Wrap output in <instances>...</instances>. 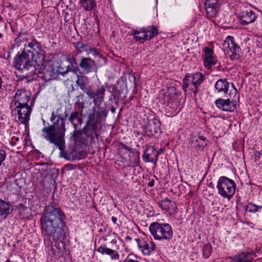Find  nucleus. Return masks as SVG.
<instances>
[{"instance_id": "obj_47", "label": "nucleus", "mask_w": 262, "mask_h": 262, "mask_svg": "<svg viewBox=\"0 0 262 262\" xmlns=\"http://www.w3.org/2000/svg\"><path fill=\"white\" fill-rule=\"evenodd\" d=\"M139 164V152H137L135 157V162L134 166H138Z\"/></svg>"}, {"instance_id": "obj_19", "label": "nucleus", "mask_w": 262, "mask_h": 262, "mask_svg": "<svg viewBox=\"0 0 262 262\" xmlns=\"http://www.w3.org/2000/svg\"><path fill=\"white\" fill-rule=\"evenodd\" d=\"M238 19L240 24L245 26L255 21L256 16L251 10L244 11L239 14Z\"/></svg>"}, {"instance_id": "obj_43", "label": "nucleus", "mask_w": 262, "mask_h": 262, "mask_svg": "<svg viewBox=\"0 0 262 262\" xmlns=\"http://www.w3.org/2000/svg\"><path fill=\"white\" fill-rule=\"evenodd\" d=\"M6 152L4 149H0V167L6 158Z\"/></svg>"}, {"instance_id": "obj_30", "label": "nucleus", "mask_w": 262, "mask_h": 262, "mask_svg": "<svg viewBox=\"0 0 262 262\" xmlns=\"http://www.w3.org/2000/svg\"><path fill=\"white\" fill-rule=\"evenodd\" d=\"M34 37L27 32H20L18 34L15 39L17 43L19 42H26L29 44L30 41L33 39Z\"/></svg>"}, {"instance_id": "obj_32", "label": "nucleus", "mask_w": 262, "mask_h": 262, "mask_svg": "<svg viewBox=\"0 0 262 262\" xmlns=\"http://www.w3.org/2000/svg\"><path fill=\"white\" fill-rule=\"evenodd\" d=\"M142 31L145 33V35H147L148 40L151 39L158 34L157 30L154 26L142 28Z\"/></svg>"}, {"instance_id": "obj_10", "label": "nucleus", "mask_w": 262, "mask_h": 262, "mask_svg": "<svg viewBox=\"0 0 262 262\" xmlns=\"http://www.w3.org/2000/svg\"><path fill=\"white\" fill-rule=\"evenodd\" d=\"M13 108L14 109L12 111V113H13L14 111L17 110L19 120L23 123H27L30 119V116L31 113V108L28 104L14 106Z\"/></svg>"}, {"instance_id": "obj_6", "label": "nucleus", "mask_w": 262, "mask_h": 262, "mask_svg": "<svg viewBox=\"0 0 262 262\" xmlns=\"http://www.w3.org/2000/svg\"><path fill=\"white\" fill-rule=\"evenodd\" d=\"M36 65L34 59L31 58L30 55L25 51L16 55L14 58L13 67L19 71L27 70L32 66Z\"/></svg>"}, {"instance_id": "obj_11", "label": "nucleus", "mask_w": 262, "mask_h": 262, "mask_svg": "<svg viewBox=\"0 0 262 262\" xmlns=\"http://www.w3.org/2000/svg\"><path fill=\"white\" fill-rule=\"evenodd\" d=\"M214 103L216 106L223 111L232 112L236 109V101L235 100L230 101L229 99L219 98Z\"/></svg>"}, {"instance_id": "obj_53", "label": "nucleus", "mask_w": 262, "mask_h": 262, "mask_svg": "<svg viewBox=\"0 0 262 262\" xmlns=\"http://www.w3.org/2000/svg\"><path fill=\"white\" fill-rule=\"evenodd\" d=\"M111 111L112 113H114L115 112V108L114 107H112L111 108Z\"/></svg>"}, {"instance_id": "obj_18", "label": "nucleus", "mask_w": 262, "mask_h": 262, "mask_svg": "<svg viewBox=\"0 0 262 262\" xmlns=\"http://www.w3.org/2000/svg\"><path fill=\"white\" fill-rule=\"evenodd\" d=\"M136 241L139 249L144 255H149L156 249V246L152 242L149 244L143 238L136 239Z\"/></svg>"}, {"instance_id": "obj_51", "label": "nucleus", "mask_w": 262, "mask_h": 262, "mask_svg": "<svg viewBox=\"0 0 262 262\" xmlns=\"http://www.w3.org/2000/svg\"><path fill=\"white\" fill-rule=\"evenodd\" d=\"M55 241V245H54V246L57 249V248H61L60 247V243H59V242H61L62 240H60V241Z\"/></svg>"}, {"instance_id": "obj_38", "label": "nucleus", "mask_w": 262, "mask_h": 262, "mask_svg": "<svg viewBox=\"0 0 262 262\" xmlns=\"http://www.w3.org/2000/svg\"><path fill=\"white\" fill-rule=\"evenodd\" d=\"M83 133L82 130H77L74 128V130L72 134V137L73 138L75 142L80 141Z\"/></svg>"}, {"instance_id": "obj_24", "label": "nucleus", "mask_w": 262, "mask_h": 262, "mask_svg": "<svg viewBox=\"0 0 262 262\" xmlns=\"http://www.w3.org/2000/svg\"><path fill=\"white\" fill-rule=\"evenodd\" d=\"M68 120L72 124L73 128L76 129L80 126L83 123V119L77 111H73L70 113Z\"/></svg>"}, {"instance_id": "obj_44", "label": "nucleus", "mask_w": 262, "mask_h": 262, "mask_svg": "<svg viewBox=\"0 0 262 262\" xmlns=\"http://www.w3.org/2000/svg\"><path fill=\"white\" fill-rule=\"evenodd\" d=\"M124 262H139L137 256L129 255Z\"/></svg>"}, {"instance_id": "obj_15", "label": "nucleus", "mask_w": 262, "mask_h": 262, "mask_svg": "<svg viewBox=\"0 0 262 262\" xmlns=\"http://www.w3.org/2000/svg\"><path fill=\"white\" fill-rule=\"evenodd\" d=\"M79 67L84 74H88L96 69L95 60L90 57H82L79 63Z\"/></svg>"}, {"instance_id": "obj_17", "label": "nucleus", "mask_w": 262, "mask_h": 262, "mask_svg": "<svg viewBox=\"0 0 262 262\" xmlns=\"http://www.w3.org/2000/svg\"><path fill=\"white\" fill-rule=\"evenodd\" d=\"M145 129L148 136H154L160 132V122L156 118L151 119L146 125Z\"/></svg>"}, {"instance_id": "obj_49", "label": "nucleus", "mask_w": 262, "mask_h": 262, "mask_svg": "<svg viewBox=\"0 0 262 262\" xmlns=\"http://www.w3.org/2000/svg\"><path fill=\"white\" fill-rule=\"evenodd\" d=\"M155 185V180L154 179H151L149 182L148 183L147 185L148 187H152Z\"/></svg>"}, {"instance_id": "obj_31", "label": "nucleus", "mask_w": 262, "mask_h": 262, "mask_svg": "<svg viewBox=\"0 0 262 262\" xmlns=\"http://www.w3.org/2000/svg\"><path fill=\"white\" fill-rule=\"evenodd\" d=\"M79 3L85 11H91L96 7L94 0H79Z\"/></svg>"}, {"instance_id": "obj_42", "label": "nucleus", "mask_w": 262, "mask_h": 262, "mask_svg": "<svg viewBox=\"0 0 262 262\" xmlns=\"http://www.w3.org/2000/svg\"><path fill=\"white\" fill-rule=\"evenodd\" d=\"M108 255L110 256L112 259H118L119 255L116 250L111 249Z\"/></svg>"}, {"instance_id": "obj_48", "label": "nucleus", "mask_w": 262, "mask_h": 262, "mask_svg": "<svg viewBox=\"0 0 262 262\" xmlns=\"http://www.w3.org/2000/svg\"><path fill=\"white\" fill-rule=\"evenodd\" d=\"M110 89H111L110 92L112 93V95L114 96H115V95H116V94H115L116 88H115V87L114 85H112L110 86Z\"/></svg>"}, {"instance_id": "obj_3", "label": "nucleus", "mask_w": 262, "mask_h": 262, "mask_svg": "<svg viewBox=\"0 0 262 262\" xmlns=\"http://www.w3.org/2000/svg\"><path fill=\"white\" fill-rule=\"evenodd\" d=\"M150 232L155 240L169 242L173 237V231L168 223L153 222L149 227Z\"/></svg>"}, {"instance_id": "obj_52", "label": "nucleus", "mask_w": 262, "mask_h": 262, "mask_svg": "<svg viewBox=\"0 0 262 262\" xmlns=\"http://www.w3.org/2000/svg\"><path fill=\"white\" fill-rule=\"evenodd\" d=\"M117 220V218L116 217H115V216H112V222H113L114 224H116V223Z\"/></svg>"}, {"instance_id": "obj_58", "label": "nucleus", "mask_w": 262, "mask_h": 262, "mask_svg": "<svg viewBox=\"0 0 262 262\" xmlns=\"http://www.w3.org/2000/svg\"><path fill=\"white\" fill-rule=\"evenodd\" d=\"M126 239L130 240V239H131V238L130 237H129V236H127V237H126Z\"/></svg>"}, {"instance_id": "obj_21", "label": "nucleus", "mask_w": 262, "mask_h": 262, "mask_svg": "<svg viewBox=\"0 0 262 262\" xmlns=\"http://www.w3.org/2000/svg\"><path fill=\"white\" fill-rule=\"evenodd\" d=\"M208 140L203 136L195 135L191 138V146L196 150H203L207 145Z\"/></svg>"}, {"instance_id": "obj_14", "label": "nucleus", "mask_w": 262, "mask_h": 262, "mask_svg": "<svg viewBox=\"0 0 262 262\" xmlns=\"http://www.w3.org/2000/svg\"><path fill=\"white\" fill-rule=\"evenodd\" d=\"M204 65L206 68L210 69L212 66H214L217 62L216 59L213 55V50L207 47H205L204 48Z\"/></svg>"}, {"instance_id": "obj_50", "label": "nucleus", "mask_w": 262, "mask_h": 262, "mask_svg": "<svg viewBox=\"0 0 262 262\" xmlns=\"http://www.w3.org/2000/svg\"><path fill=\"white\" fill-rule=\"evenodd\" d=\"M261 156V154L260 152H256L255 161L258 160L260 158Z\"/></svg>"}, {"instance_id": "obj_5", "label": "nucleus", "mask_w": 262, "mask_h": 262, "mask_svg": "<svg viewBox=\"0 0 262 262\" xmlns=\"http://www.w3.org/2000/svg\"><path fill=\"white\" fill-rule=\"evenodd\" d=\"M25 46L26 49L27 47L30 48L28 51L30 52V56L34 59L36 64L42 66L45 62L46 52L40 43L34 37L29 44L27 46L25 43Z\"/></svg>"}, {"instance_id": "obj_25", "label": "nucleus", "mask_w": 262, "mask_h": 262, "mask_svg": "<svg viewBox=\"0 0 262 262\" xmlns=\"http://www.w3.org/2000/svg\"><path fill=\"white\" fill-rule=\"evenodd\" d=\"M255 255L253 252H242L234 256L237 262H256Z\"/></svg>"}, {"instance_id": "obj_20", "label": "nucleus", "mask_w": 262, "mask_h": 262, "mask_svg": "<svg viewBox=\"0 0 262 262\" xmlns=\"http://www.w3.org/2000/svg\"><path fill=\"white\" fill-rule=\"evenodd\" d=\"M158 152L154 146H149L144 150L143 159L145 162L156 164L158 160Z\"/></svg>"}, {"instance_id": "obj_7", "label": "nucleus", "mask_w": 262, "mask_h": 262, "mask_svg": "<svg viewBox=\"0 0 262 262\" xmlns=\"http://www.w3.org/2000/svg\"><path fill=\"white\" fill-rule=\"evenodd\" d=\"M223 46L224 50L228 54L231 60L238 59L240 57L241 49L235 43L234 37L228 36L224 40Z\"/></svg>"}, {"instance_id": "obj_37", "label": "nucleus", "mask_w": 262, "mask_h": 262, "mask_svg": "<svg viewBox=\"0 0 262 262\" xmlns=\"http://www.w3.org/2000/svg\"><path fill=\"white\" fill-rule=\"evenodd\" d=\"M212 252V247L211 245L207 243L203 247L202 252L203 256L204 258H207L211 255Z\"/></svg>"}, {"instance_id": "obj_34", "label": "nucleus", "mask_w": 262, "mask_h": 262, "mask_svg": "<svg viewBox=\"0 0 262 262\" xmlns=\"http://www.w3.org/2000/svg\"><path fill=\"white\" fill-rule=\"evenodd\" d=\"M261 209L262 206L256 205L252 202L248 203L246 207V210L252 213L259 212Z\"/></svg>"}, {"instance_id": "obj_60", "label": "nucleus", "mask_w": 262, "mask_h": 262, "mask_svg": "<svg viewBox=\"0 0 262 262\" xmlns=\"http://www.w3.org/2000/svg\"><path fill=\"white\" fill-rule=\"evenodd\" d=\"M2 34L0 33V38L2 37Z\"/></svg>"}, {"instance_id": "obj_56", "label": "nucleus", "mask_w": 262, "mask_h": 262, "mask_svg": "<svg viewBox=\"0 0 262 262\" xmlns=\"http://www.w3.org/2000/svg\"><path fill=\"white\" fill-rule=\"evenodd\" d=\"M64 116L66 117H67L68 116V114L67 111H65V112H64Z\"/></svg>"}, {"instance_id": "obj_1", "label": "nucleus", "mask_w": 262, "mask_h": 262, "mask_svg": "<svg viewBox=\"0 0 262 262\" xmlns=\"http://www.w3.org/2000/svg\"><path fill=\"white\" fill-rule=\"evenodd\" d=\"M42 234L53 241L63 240L66 236V217L64 213L53 205L47 206L40 218Z\"/></svg>"}, {"instance_id": "obj_12", "label": "nucleus", "mask_w": 262, "mask_h": 262, "mask_svg": "<svg viewBox=\"0 0 262 262\" xmlns=\"http://www.w3.org/2000/svg\"><path fill=\"white\" fill-rule=\"evenodd\" d=\"M107 114L108 111L105 107H100L97 111L96 105H94L88 115V119L90 120L97 121L100 123L102 120L105 119Z\"/></svg>"}, {"instance_id": "obj_57", "label": "nucleus", "mask_w": 262, "mask_h": 262, "mask_svg": "<svg viewBox=\"0 0 262 262\" xmlns=\"http://www.w3.org/2000/svg\"><path fill=\"white\" fill-rule=\"evenodd\" d=\"M231 262H237V261H236V260H235V257H234V258L232 259V260H231Z\"/></svg>"}, {"instance_id": "obj_16", "label": "nucleus", "mask_w": 262, "mask_h": 262, "mask_svg": "<svg viewBox=\"0 0 262 262\" xmlns=\"http://www.w3.org/2000/svg\"><path fill=\"white\" fill-rule=\"evenodd\" d=\"M204 79V75L200 72H197L190 75L187 74L185 80L186 81L191 80V84L194 86L195 89L194 93L196 94L199 91V88Z\"/></svg>"}, {"instance_id": "obj_8", "label": "nucleus", "mask_w": 262, "mask_h": 262, "mask_svg": "<svg viewBox=\"0 0 262 262\" xmlns=\"http://www.w3.org/2000/svg\"><path fill=\"white\" fill-rule=\"evenodd\" d=\"M105 88V86L102 85L95 91L90 89H85V93L90 99H93V103L95 105H97L98 102L101 103L104 101Z\"/></svg>"}, {"instance_id": "obj_26", "label": "nucleus", "mask_w": 262, "mask_h": 262, "mask_svg": "<svg viewBox=\"0 0 262 262\" xmlns=\"http://www.w3.org/2000/svg\"><path fill=\"white\" fill-rule=\"evenodd\" d=\"M11 205L8 202L0 199V220H4L11 213Z\"/></svg>"}, {"instance_id": "obj_33", "label": "nucleus", "mask_w": 262, "mask_h": 262, "mask_svg": "<svg viewBox=\"0 0 262 262\" xmlns=\"http://www.w3.org/2000/svg\"><path fill=\"white\" fill-rule=\"evenodd\" d=\"M7 191L12 193L16 192L18 189V186L16 180L13 181H6L4 184Z\"/></svg>"}, {"instance_id": "obj_28", "label": "nucleus", "mask_w": 262, "mask_h": 262, "mask_svg": "<svg viewBox=\"0 0 262 262\" xmlns=\"http://www.w3.org/2000/svg\"><path fill=\"white\" fill-rule=\"evenodd\" d=\"M229 82L226 79H220L215 84V88L219 93L226 94L229 87Z\"/></svg>"}, {"instance_id": "obj_4", "label": "nucleus", "mask_w": 262, "mask_h": 262, "mask_svg": "<svg viewBox=\"0 0 262 262\" xmlns=\"http://www.w3.org/2000/svg\"><path fill=\"white\" fill-rule=\"evenodd\" d=\"M236 186L233 180L222 176L218 179L216 188L218 193L223 198L229 201L235 192Z\"/></svg>"}, {"instance_id": "obj_46", "label": "nucleus", "mask_w": 262, "mask_h": 262, "mask_svg": "<svg viewBox=\"0 0 262 262\" xmlns=\"http://www.w3.org/2000/svg\"><path fill=\"white\" fill-rule=\"evenodd\" d=\"M185 77L183 79V89H186L188 88L190 84H191V80L185 81Z\"/></svg>"}, {"instance_id": "obj_55", "label": "nucleus", "mask_w": 262, "mask_h": 262, "mask_svg": "<svg viewBox=\"0 0 262 262\" xmlns=\"http://www.w3.org/2000/svg\"><path fill=\"white\" fill-rule=\"evenodd\" d=\"M232 85L233 88H234V92H235V93H236V92H237V90H236V89L235 88L234 85L233 84H232Z\"/></svg>"}, {"instance_id": "obj_36", "label": "nucleus", "mask_w": 262, "mask_h": 262, "mask_svg": "<svg viewBox=\"0 0 262 262\" xmlns=\"http://www.w3.org/2000/svg\"><path fill=\"white\" fill-rule=\"evenodd\" d=\"M85 79L86 77L82 75H77V78L76 80V84L80 86V89L85 92V89H89V88H86Z\"/></svg>"}, {"instance_id": "obj_39", "label": "nucleus", "mask_w": 262, "mask_h": 262, "mask_svg": "<svg viewBox=\"0 0 262 262\" xmlns=\"http://www.w3.org/2000/svg\"><path fill=\"white\" fill-rule=\"evenodd\" d=\"M90 53H93V55L96 58H98L99 59H101L102 60H103L104 63H106V60H105V57H103V56L100 54V53L99 52V51L97 49L94 48H91L89 52L88 53V54L89 55Z\"/></svg>"}, {"instance_id": "obj_29", "label": "nucleus", "mask_w": 262, "mask_h": 262, "mask_svg": "<svg viewBox=\"0 0 262 262\" xmlns=\"http://www.w3.org/2000/svg\"><path fill=\"white\" fill-rule=\"evenodd\" d=\"M132 34L134 35V39L136 42L143 43L145 40H148L147 35H145V33L142 31V28L139 30H134L132 31Z\"/></svg>"}, {"instance_id": "obj_45", "label": "nucleus", "mask_w": 262, "mask_h": 262, "mask_svg": "<svg viewBox=\"0 0 262 262\" xmlns=\"http://www.w3.org/2000/svg\"><path fill=\"white\" fill-rule=\"evenodd\" d=\"M18 140H19L18 137H15V136L12 137L11 140H10L11 145L12 146H15L16 142Z\"/></svg>"}, {"instance_id": "obj_59", "label": "nucleus", "mask_w": 262, "mask_h": 262, "mask_svg": "<svg viewBox=\"0 0 262 262\" xmlns=\"http://www.w3.org/2000/svg\"><path fill=\"white\" fill-rule=\"evenodd\" d=\"M66 62H69V58H66Z\"/></svg>"}, {"instance_id": "obj_13", "label": "nucleus", "mask_w": 262, "mask_h": 262, "mask_svg": "<svg viewBox=\"0 0 262 262\" xmlns=\"http://www.w3.org/2000/svg\"><path fill=\"white\" fill-rule=\"evenodd\" d=\"M98 123L97 121L90 120L89 119H88V122L83 128V133L88 137H90L91 140L94 139V136L98 139L99 135L97 133V124Z\"/></svg>"}, {"instance_id": "obj_35", "label": "nucleus", "mask_w": 262, "mask_h": 262, "mask_svg": "<svg viewBox=\"0 0 262 262\" xmlns=\"http://www.w3.org/2000/svg\"><path fill=\"white\" fill-rule=\"evenodd\" d=\"M75 48L78 52H86L87 53L89 52L91 47L83 43L82 42L78 41L75 43Z\"/></svg>"}, {"instance_id": "obj_41", "label": "nucleus", "mask_w": 262, "mask_h": 262, "mask_svg": "<svg viewBox=\"0 0 262 262\" xmlns=\"http://www.w3.org/2000/svg\"><path fill=\"white\" fill-rule=\"evenodd\" d=\"M111 249L107 248L105 246H100L97 249V251L101 253L102 254H105L108 255L111 251Z\"/></svg>"}, {"instance_id": "obj_40", "label": "nucleus", "mask_w": 262, "mask_h": 262, "mask_svg": "<svg viewBox=\"0 0 262 262\" xmlns=\"http://www.w3.org/2000/svg\"><path fill=\"white\" fill-rule=\"evenodd\" d=\"M48 252L50 253V254H53L54 255H57L59 256L61 252V248H57V249L55 248H54L53 245L52 244L50 246H48Z\"/></svg>"}, {"instance_id": "obj_2", "label": "nucleus", "mask_w": 262, "mask_h": 262, "mask_svg": "<svg viewBox=\"0 0 262 262\" xmlns=\"http://www.w3.org/2000/svg\"><path fill=\"white\" fill-rule=\"evenodd\" d=\"M50 121L53 124L41 129L42 137L49 143L57 146L62 151L65 145L66 120L62 117L60 108H57L52 112Z\"/></svg>"}, {"instance_id": "obj_22", "label": "nucleus", "mask_w": 262, "mask_h": 262, "mask_svg": "<svg viewBox=\"0 0 262 262\" xmlns=\"http://www.w3.org/2000/svg\"><path fill=\"white\" fill-rule=\"evenodd\" d=\"M217 0H206L205 9L209 17H215L217 13Z\"/></svg>"}, {"instance_id": "obj_23", "label": "nucleus", "mask_w": 262, "mask_h": 262, "mask_svg": "<svg viewBox=\"0 0 262 262\" xmlns=\"http://www.w3.org/2000/svg\"><path fill=\"white\" fill-rule=\"evenodd\" d=\"M62 66H63L62 63L59 66L56 70V72L55 71V70L54 69L51 67L50 68V70H48L46 72H45V73H47V74H49V79H55L59 74L63 76L69 72V66L64 67H62Z\"/></svg>"}, {"instance_id": "obj_27", "label": "nucleus", "mask_w": 262, "mask_h": 262, "mask_svg": "<svg viewBox=\"0 0 262 262\" xmlns=\"http://www.w3.org/2000/svg\"><path fill=\"white\" fill-rule=\"evenodd\" d=\"M158 205L162 209L166 211H169L174 212L177 210L175 203L171 202L167 198L160 201L158 203Z\"/></svg>"}, {"instance_id": "obj_9", "label": "nucleus", "mask_w": 262, "mask_h": 262, "mask_svg": "<svg viewBox=\"0 0 262 262\" xmlns=\"http://www.w3.org/2000/svg\"><path fill=\"white\" fill-rule=\"evenodd\" d=\"M29 100L30 96L28 93L25 90H19L12 98L10 107L12 108L14 106L27 105Z\"/></svg>"}, {"instance_id": "obj_54", "label": "nucleus", "mask_w": 262, "mask_h": 262, "mask_svg": "<svg viewBox=\"0 0 262 262\" xmlns=\"http://www.w3.org/2000/svg\"><path fill=\"white\" fill-rule=\"evenodd\" d=\"M174 113V114H176L177 113V111H176V110L175 109H173L172 111V112L171 113V114Z\"/></svg>"}]
</instances>
